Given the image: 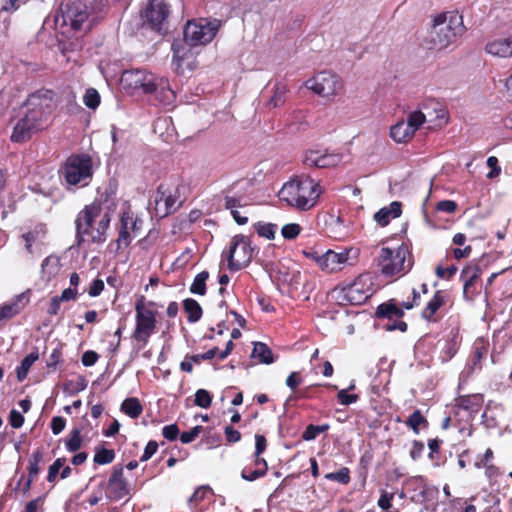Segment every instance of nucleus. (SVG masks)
I'll list each match as a JSON object with an SVG mask.
<instances>
[{
  "instance_id": "obj_1",
  "label": "nucleus",
  "mask_w": 512,
  "mask_h": 512,
  "mask_svg": "<svg viewBox=\"0 0 512 512\" xmlns=\"http://www.w3.org/2000/svg\"><path fill=\"white\" fill-rule=\"evenodd\" d=\"M107 0H77L65 6L55 16V25L63 34L87 32L105 13Z\"/></svg>"
},
{
  "instance_id": "obj_2",
  "label": "nucleus",
  "mask_w": 512,
  "mask_h": 512,
  "mask_svg": "<svg viewBox=\"0 0 512 512\" xmlns=\"http://www.w3.org/2000/svg\"><path fill=\"white\" fill-rule=\"evenodd\" d=\"M54 92L51 90H38L29 95L25 102V115L15 125L11 140L21 143L28 140L34 132L44 128L51 114L54 103Z\"/></svg>"
},
{
  "instance_id": "obj_3",
  "label": "nucleus",
  "mask_w": 512,
  "mask_h": 512,
  "mask_svg": "<svg viewBox=\"0 0 512 512\" xmlns=\"http://www.w3.org/2000/svg\"><path fill=\"white\" fill-rule=\"evenodd\" d=\"M110 220L108 212L102 214L100 203L86 205L75 220L77 245H82L86 236L93 243L105 242Z\"/></svg>"
},
{
  "instance_id": "obj_4",
  "label": "nucleus",
  "mask_w": 512,
  "mask_h": 512,
  "mask_svg": "<svg viewBox=\"0 0 512 512\" xmlns=\"http://www.w3.org/2000/svg\"><path fill=\"white\" fill-rule=\"evenodd\" d=\"M322 192V187L314 179L310 176H301L285 183L278 196L288 206L307 211L316 205Z\"/></svg>"
},
{
  "instance_id": "obj_5",
  "label": "nucleus",
  "mask_w": 512,
  "mask_h": 512,
  "mask_svg": "<svg viewBox=\"0 0 512 512\" xmlns=\"http://www.w3.org/2000/svg\"><path fill=\"white\" fill-rule=\"evenodd\" d=\"M465 32L462 16L455 11L443 12L433 19L427 41L429 48L443 49L455 42Z\"/></svg>"
},
{
  "instance_id": "obj_6",
  "label": "nucleus",
  "mask_w": 512,
  "mask_h": 512,
  "mask_svg": "<svg viewBox=\"0 0 512 512\" xmlns=\"http://www.w3.org/2000/svg\"><path fill=\"white\" fill-rule=\"evenodd\" d=\"M407 256H410V252L405 244L395 250L383 247L378 258L382 273L386 276L407 273L412 267V261L406 260Z\"/></svg>"
},
{
  "instance_id": "obj_7",
  "label": "nucleus",
  "mask_w": 512,
  "mask_h": 512,
  "mask_svg": "<svg viewBox=\"0 0 512 512\" xmlns=\"http://www.w3.org/2000/svg\"><path fill=\"white\" fill-rule=\"evenodd\" d=\"M68 185L87 186L92 178V161L88 155L70 156L62 171Z\"/></svg>"
},
{
  "instance_id": "obj_8",
  "label": "nucleus",
  "mask_w": 512,
  "mask_h": 512,
  "mask_svg": "<svg viewBox=\"0 0 512 512\" xmlns=\"http://www.w3.org/2000/svg\"><path fill=\"white\" fill-rule=\"evenodd\" d=\"M220 27V21L200 18L188 21L184 28V40L190 46L205 45L212 41Z\"/></svg>"
},
{
  "instance_id": "obj_9",
  "label": "nucleus",
  "mask_w": 512,
  "mask_h": 512,
  "mask_svg": "<svg viewBox=\"0 0 512 512\" xmlns=\"http://www.w3.org/2000/svg\"><path fill=\"white\" fill-rule=\"evenodd\" d=\"M254 248L250 239L244 235H236L230 243L226 254L228 268L231 271H239L246 267L252 260Z\"/></svg>"
},
{
  "instance_id": "obj_10",
  "label": "nucleus",
  "mask_w": 512,
  "mask_h": 512,
  "mask_svg": "<svg viewBox=\"0 0 512 512\" xmlns=\"http://www.w3.org/2000/svg\"><path fill=\"white\" fill-rule=\"evenodd\" d=\"M136 326L133 332V339L146 345L150 336L156 328V318L152 310L145 307L143 298L138 300L135 305Z\"/></svg>"
},
{
  "instance_id": "obj_11",
  "label": "nucleus",
  "mask_w": 512,
  "mask_h": 512,
  "mask_svg": "<svg viewBox=\"0 0 512 512\" xmlns=\"http://www.w3.org/2000/svg\"><path fill=\"white\" fill-rule=\"evenodd\" d=\"M305 86L321 97L335 96L343 88L340 77L330 71L319 72L313 78L308 79Z\"/></svg>"
},
{
  "instance_id": "obj_12",
  "label": "nucleus",
  "mask_w": 512,
  "mask_h": 512,
  "mask_svg": "<svg viewBox=\"0 0 512 512\" xmlns=\"http://www.w3.org/2000/svg\"><path fill=\"white\" fill-rule=\"evenodd\" d=\"M375 316L378 319H386L388 321L383 325L386 331L399 330L405 332L407 330V323L401 320L404 316V311L399 307L395 299H390L380 304L376 309Z\"/></svg>"
},
{
  "instance_id": "obj_13",
  "label": "nucleus",
  "mask_w": 512,
  "mask_h": 512,
  "mask_svg": "<svg viewBox=\"0 0 512 512\" xmlns=\"http://www.w3.org/2000/svg\"><path fill=\"white\" fill-rule=\"evenodd\" d=\"M169 5L164 0H149L145 9V19L152 30L159 34L168 31Z\"/></svg>"
},
{
  "instance_id": "obj_14",
  "label": "nucleus",
  "mask_w": 512,
  "mask_h": 512,
  "mask_svg": "<svg viewBox=\"0 0 512 512\" xmlns=\"http://www.w3.org/2000/svg\"><path fill=\"white\" fill-rule=\"evenodd\" d=\"M100 486L106 487V497L110 501H118L129 494L128 482L123 477L121 465L114 466L109 480L102 482Z\"/></svg>"
},
{
  "instance_id": "obj_15",
  "label": "nucleus",
  "mask_w": 512,
  "mask_h": 512,
  "mask_svg": "<svg viewBox=\"0 0 512 512\" xmlns=\"http://www.w3.org/2000/svg\"><path fill=\"white\" fill-rule=\"evenodd\" d=\"M154 74L148 73L143 70H127L121 76V84L124 88L134 91L141 90L147 94L151 88L152 82L155 81Z\"/></svg>"
},
{
  "instance_id": "obj_16",
  "label": "nucleus",
  "mask_w": 512,
  "mask_h": 512,
  "mask_svg": "<svg viewBox=\"0 0 512 512\" xmlns=\"http://www.w3.org/2000/svg\"><path fill=\"white\" fill-rule=\"evenodd\" d=\"M481 268L478 265H467L460 274L463 281V298L467 302H473L480 293V287L477 285L481 276Z\"/></svg>"
},
{
  "instance_id": "obj_17",
  "label": "nucleus",
  "mask_w": 512,
  "mask_h": 512,
  "mask_svg": "<svg viewBox=\"0 0 512 512\" xmlns=\"http://www.w3.org/2000/svg\"><path fill=\"white\" fill-rule=\"evenodd\" d=\"M155 216L164 218L177 210L176 198L164 185H159L153 197Z\"/></svg>"
},
{
  "instance_id": "obj_18",
  "label": "nucleus",
  "mask_w": 512,
  "mask_h": 512,
  "mask_svg": "<svg viewBox=\"0 0 512 512\" xmlns=\"http://www.w3.org/2000/svg\"><path fill=\"white\" fill-rule=\"evenodd\" d=\"M350 251L335 252L332 250L326 251L324 254L316 257V262L319 267L329 273L336 272L342 269L343 265L348 262Z\"/></svg>"
},
{
  "instance_id": "obj_19",
  "label": "nucleus",
  "mask_w": 512,
  "mask_h": 512,
  "mask_svg": "<svg viewBox=\"0 0 512 512\" xmlns=\"http://www.w3.org/2000/svg\"><path fill=\"white\" fill-rule=\"evenodd\" d=\"M344 299L352 305H360L371 296L370 288L366 286L363 276L343 288Z\"/></svg>"
},
{
  "instance_id": "obj_20",
  "label": "nucleus",
  "mask_w": 512,
  "mask_h": 512,
  "mask_svg": "<svg viewBox=\"0 0 512 512\" xmlns=\"http://www.w3.org/2000/svg\"><path fill=\"white\" fill-rule=\"evenodd\" d=\"M342 161V156L338 153L319 154L318 151H308L303 159V163L309 167L331 168L337 166Z\"/></svg>"
},
{
  "instance_id": "obj_21",
  "label": "nucleus",
  "mask_w": 512,
  "mask_h": 512,
  "mask_svg": "<svg viewBox=\"0 0 512 512\" xmlns=\"http://www.w3.org/2000/svg\"><path fill=\"white\" fill-rule=\"evenodd\" d=\"M155 81L152 82L151 88L147 94L153 96V98L158 101L161 105L169 106L173 104L176 95L175 92L171 89L169 81L162 77H155Z\"/></svg>"
},
{
  "instance_id": "obj_22",
  "label": "nucleus",
  "mask_w": 512,
  "mask_h": 512,
  "mask_svg": "<svg viewBox=\"0 0 512 512\" xmlns=\"http://www.w3.org/2000/svg\"><path fill=\"white\" fill-rule=\"evenodd\" d=\"M30 301V290L16 295L11 302L0 306V321L11 319L19 314Z\"/></svg>"
},
{
  "instance_id": "obj_23",
  "label": "nucleus",
  "mask_w": 512,
  "mask_h": 512,
  "mask_svg": "<svg viewBox=\"0 0 512 512\" xmlns=\"http://www.w3.org/2000/svg\"><path fill=\"white\" fill-rule=\"evenodd\" d=\"M486 51L498 57H511L512 56V36L507 38H500L489 42L486 45Z\"/></svg>"
},
{
  "instance_id": "obj_24",
  "label": "nucleus",
  "mask_w": 512,
  "mask_h": 512,
  "mask_svg": "<svg viewBox=\"0 0 512 512\" xmlns=\"http://www.w3.org/2000/svg\"><path fill=\"white\" fill-rule=\"evenodd\" d=\"M401 203L394 201L389 206L381 208L374 214V220L382 227L388 225L391 218H397L401 215Z\"/></svg>"
},
{
  "instance_id": "obj_25",
  "label": "nucleus",
  "mask_w": 512,
  "mask_h": 512,
  "mask_svg": "<svg viewBox=\"0 0 512 512\" xmlns=\"http://www.w3.org/2000/svg\"><path fill=\"white\" fill-rule=\"evenodd\" d=\"M487 353L488 344L482 339H477L473 344V350L468 364L469 369L471 371L480 370L482 368V360L485 359Z\"/></svg>"
},
{
  "instance_id": "obj_26",
  "label": "nucleus",
  "mask_w": 512,
  "mask_h": 512,
  "mask_svg": "<svg viewBox=\"0 0 512 512\" xmlns=\"http://www.w3.org/2000/svg\"><path fill=\"white\" fill-rule=\"evenodd\" d=\"M43 456V451L41 449H37L32 453L31 457L29 458L28 479L24 486V492H27L30 489L32 482L34 481L35 477L39 474V464L42 462Z\"/></svg>"
},
{
  "instance_id": "obj_27",
  "label": "nucleus",
  "mask_w": 512,
  "mask_h": 512,
  "mask_svg": "<svg viewBox=\"0 0 512 512\" xmlns=\"http://www.w3.org/2000/svg\"><path fill=\"white\" fill-rule=\"evenodd\" d=\"M415 132L410 128L405 121H399L390 129L391 138L398 143H405L412 139Z\"/></svg>"
},
{
  "instance_id": "obj_28",
  "label": "nucleus",
  "mask_w": 512,
  "mask_h": 512,
  "mask_svg": "<svg viewBox=\"0 0 512 512\" xmlns=\"http://www.w3.org/2000/svg\"><path fill=\"white\" fill-rule=\"evenodd\" d=\"M484 398L481 394H472V395H466L461 396L457 400L458 407L469 411L470 413H477L482 404H483Z\"/></svg>"
},
{
  "instance_id": "obj_29",
  "label": "nucleus",
  "mask_w": 512,
  "mask_h": 512,
  "mask_svg": "<svg viewBox=\"0 0 512 512\" xmlns=\"http://www.w3.org/2000/svg\"><path fill=\"white\" fill-rule=\"evenodd\" d=\"M287 86L281 82H277L273 88V95L265 103V106L269 109L278 108L284 105L286 102Z\"/></svg>"
},
{
  "instance_id": "obj_30",
  "label": "nucleus",
  "mask_w": 512,
  "mask_h": 512,
  "mask_svg": "<svg viewBox=\"0 0 512 512\" xmlns=\"http://www.w3.org/2000/svg\"><path fill=\"white\" fill-rule=\"evenodd\" d=\"M127 219H128V212H125L122 214L121 220H120L119 235H118V239L116 240L117 250L127 248L132 241V237L130 234L131 229L127 225Z\"/></svg>"
},
{
  "instance_id": "obj_31",
  "label": "nucleus",
  "mask_w": 512,
  "mask_h": 512,
  "mask_svg": "<svg viewBox=\"0 0 512 512\" xmlns=\"http://www.w3.org/2000/svg\"><path fill=\"white\" fill-rule=\"evenodd\" d=\"M251 357L256 358L259 363L271 364L275 361L271 349L262 342H255Z\"/></svg>"
},
{
  "instance_id": "obj_32",
  "label": "nucleus",
  "mask_w": 512,
  "mask_h": 512,
  "mask_svg": "<svg viewBox=\"0 0 512 512\" xmlns=\"http://www.w3.org/2000/svg\"><path fill=\"white\" fill-rule=\"evenodd\" d=\"M121 411L131 417L132 419L138 418L143 412V406L136 397L126 398L120 407Z\"/></svg>"
},
{
  "instance_id": "obj_33",
  "label": "nucleus",
  "mask_w": 512,
  "mask_h": 512,
  "mask_svg": "<svg viewBox=\"0 0 512 512\" xmlns=\"http://www.w3.org/2000/svg\"><path fill=\"white\" fill-rule=\"evenodd\" d=\"M445 300L441 291H436L432 299L427 303L425 308L422 311V318L426 320H431L434 314L438 311V309L444 305Z\"/></svg>"
},
{
  "instance_id": "obj_34",
  "label": "nucleus",
  "mask_w": 512,
  "mask_h": 512,
  "mask_svg": "<svg viewBox=\"0 0 512 512\" xmlns=\"http://www.w3.org/2000/svg\"><path fill=\"white\" fill-rule=\"evenodd\" d=\"M183 308L184 311L188 314V322L195 323L201 319L203 311L200 304L195 299H185L183 301Z\"/></svg>"
},
{
  "instance_id": "obj_35",
  "label": "nucleus",
  "mask_w": 512,
  "mask_h": 512,
  "mask_svg": "<svg viewBox=\"0 0 512 512\" xmlns=\"http://www.w3.org/2000/svg\"><path fill=\"white\" fill-rule=\"evenodd\" d=\"M39 358L38 352H31L28 354L17 367V378L19 381L24 380L27 377L30 367Z\"/></svg>"
},
{
  "instance_id": "obj_36",
  "label": "nucleus",
  "mask_w": 512,
  "mask_h": 512,
  "mask_svg": "<svg viewBox=\"0 0 512 512\" xmlns=\"http://www.w3.org/2000/svg\"><path fill=\"white\" fill-rule=\"evenodd\" d=\"M405 424L412 429L415 434H419V427L423 425L424 427L428 426L427 419L422 415L420 410H415L412 414L409 415Z\"/></svg>"
},
{
  "instance_id": "obj_37",
  "label": "nucleus",
  "mask_w": 512,
  "mask_h": 512,
  "mask_svg": "<svg viewBox=\"0 0 512 512\" xmlns=\"http://www.w3.org/2000/svg\"><path fill=\"white\" fill-rule=\"evenodd\" d=\"M208 278V271L198 273L190 286V292L197 295H204L206 293V281Z\"/></svg>"
},
{
  "instance_id": "obj_38",
  "label": "nucleus",
  "mask_w": 512,
  "mask_h": 512,
  "mask_svg": "<svg viewBox=\"0 0 512 512\" xmlns=\"http://www.w3.org/2000/svg\"><path fill=\"white\" fill-rule=\"evenodd\" d=\"M87 384H88V382L85 379V377L79 376L77 378V380H75V381L70 380V381H67L66 383H64L63 389H64V391H67L69 394L74 395V394H77V393L85 390L87 387Z\"/></svg>"
},
{
  "instance_id": "obj_39",
  "label": "nucleus",
  "mask_w": 512,
  "mask_h": 512,
  "mask_svg": "<svg viewBox=\"0 0 512 512\" xmlns=\"http://www.w3.org/2000/svg\"><path fill=\"white\" fill-rule=\"evenodd\" d=\"M329 429L328 424L323 425H313L310 424L306 427L305 431L302 434V438L305 441H312L316 439V437L323 432H326Z\"/></svg>"
},
{
  "instance_id": "obj_40",
  "label": "nucleus",
  "mask_w": 512,
  "mask_h": 512,
  "mask_svg": "<svg viewBox=\"0 0 512 512\" xmlns=\"http://www.w3.org/2000/svg\"><path fill=\"white\" fill-rule=\"evenodd\" d=\"M115 458V452L112 449L101 448L97 449L94 455V462L99 465H105L113 462Z\"/></svg>"
},
{
  "instance_id": "obj_41",
  "label": "nucleus",
  "mask_w": 512,
  "mask_h": 512,
  "mask_svg": "<svg viewBox=\"0 0 512 512\" xmlns=\"http://www.w3.org/2000/svg\"><path fill=\"white\" fill-rule=\"evenodd\" d=\"M46 234L45 227L43 225L36 226L33 230H30L21 235V238L25 243H36L39 239L43 238Z\"/></svg>"
},
{
  "instance_id": "obj_42",
  "label": "nucleus",
  "mask_w": 512,
  "mask_h": 512,
  "mask_svg": "<svg viewBox=\"0 0 512 512\" xmlns=\"http://www.w3.org/2000/svg\"><path fill=\"white\" fill-rule=\"evenodd\" d=\"M257 233L261 237H265L269 240L274 239L277 225L272 223H261L258 222L254 225Z\"/></svg>"
},
{
  "instance_id": "obj_43",
  "label": "nucleus",
  "mask_w": 512,
  "mask_h": 512,
  "mask_svg": "<svg viewBox=\"0 0 512 512\" xmlns=\"http://www.w3.org/2000/svg\"><path fill=\"white\" fill-rule=\"evenodd\" d=\"M81 436L78 428L70 432L69 438L66 440V448L69 452H76L81 447Z\"/></svg>"
},
{
  "instance_id": "obj_44",
  "label": "nucleus",
  "mask_w": 512,
  "mask_h": 512,
  "mask_svg": "<svg viewBox=\"0 0 512 512\" xmlns=\"http://www.w3.org/2000/svg\"><path fill=\"white\" fill-rule=\"evenodd\" d=\"M84 104L90 109H96L100 104V95L94 88H89L83 97Z\"/></svg>"
},
{
  "instance_id": "obj_45",
  "label": "nucleus",
  "mask_w": 512,
  "mask_h": 512,
  "mask_svg": "<svg viewBox=\"0 0 512 512\" xmlns=\"http://www.w3.org/2000/svg\"><path fill=\"white\" fill-rule=\"evenodd\" d=\"M325 478L341 484H348L350 482V471L347 467H343L337 472L326 474Z\"/></svg>"
},
{
  "instance_id": "obj_46",
  "label": "nucleus",
  "mask_w": 512,
  "mask_h": 512,
  "mask_svg": "<svg viewBox=\"0 0 512 512\" xmlns=\"http://www.w3.org/2000/svg\"><path fill=\"white\" fill-rule=\"evenodd\" d=\"M426 117L421 111H414L411 112L408 117L407 121L405 123L412 128L414 132L419 129V127L425 122Z\"/></svg>"
},
{
  "instance_id": "obj_47",
  "label": "nucleus",
  "mask_w": 512,
  "mask_h": 512,
  "mask_svg": "<svg viewBox=\"0 0 512 512\" xmlns=\"http://www.w3.org/2000/svg\"><path fill=\"white\" fill-rule=\"evenodd\" d=\"M194 403L201 408H209L212 403V396L209 391L198 389L195 393Z\"/></svg>"
},
{
  "instance_id": "obj_48",
  "label": "nucleus",
  "mask_w": 512,
  "mask_h": 512,
  "mask_svg": "<svg viewBox=\"0 0 512 512\" xmlns=\"http://www.w3.org/2000/svg\"><path fill=\"white\" fill-rule=\"evenodd\" d=\"M66 462V459L64 457L57 458L49 467L48 469V475H47V481L50 483L55 482L56 477L60 471V469L63 468L64 464Z\"/></svg>"
},
{
  "instance_id": "obj_49",
  "label": "nucleus",
  "mask_w": 512,
  "mask_h": 512,
  "mask_svg": "<svg viewBox=\"0 0 512 512\" xmlns=\"http://www.w3.org/2000/svg\"><path fill=\"white\" fill-rule=\"evenodd\" d=\"M301 232V226L296 223L286 224L282 227L281 234L285 239H295Z\"/></svg>"
},
{
  "instance_id": "obj_50",
  "label": "nucleus",
  "mask_w": 512,
  "mask_h": 512,
  "mask_svg": "<svg viewBox=\"0 0 512 512\" xmlns=\"http://www.w3.org/2000/svg\"><path fill=\"white\" fill-rule=\"evenodd\" d=\"M58 266L59 259L56 256L50 255L43 260L41 264V269L43 273H45L46 270L48 269V274L51 275L57 272Z\"/></svg>"
},
{
  "instance_id": "obj_51",
  "label": "nucleus",
  "mask_w": 512,
  "mask_h": 512,
  "mask_svg": "<svg viewBox=\"0 0 512 512\" xmlns=\"http://www.w3.org/2000/svg\"><path fill=\"white\" fill-rule=\"evenodd\" d=\"M202 426H195L190 431H185L180 435V440L183 444H188L193 442L198 435L202 432Z\"/></svg>"
},
{
  "instance_id": "obj_52",
  "label": "nucleus",
  "mask_w": 512,
  "mask_h": 512,
  "mask_svg": "<svg viewBox=\"0 0 512 512\" xmlns=\"http://www.w3.org/2000/svg\"><path fill=\"white\" fill-rule=\"evenodd\" d=\"M487 166L491 169L490 172L486 175L488 179H493L497 177L501 172V167L499 166L498 159L495 156H490L487 159Z\"/></svg>"
},
{
  "instance_id": "obj_53",
  "label": "nucleus",
  "mask_w": 512,
  "mask_h": 512,
  "mask_svg": "<svg viewBox=\"0 0 512 512\" xmlns=\"http://www.w3.org/2000/svg\"><path fill=\"white\" fill-rule=\"evenodd\" d=\"M357 394H348V390L342 389L337 393V399L342 405H350L358 400Z\"/></svg>"
},
{
  "instance_id": "obj_54",
  "label": "nucleus",
  "mask_w": 512,
  "mask_h": 512,
  "mask_svg": "<svg viewBox=\"0 0 512 512\" xmlns=\"http://www.w3.org/2000/svg\"><path fill=\"white\" fill-rule=\"evenodd\" d=\"M218 354V348L214 347L202 354L191 355L189 359L193 360L195 364H199L202 360H211Z\"/></svg>"
},
{
  "instance_id": "obj_55",
  "label": "nucleus",
  "mask_w": 512,
  "mask_h": 512,
  "mask_svg": "<svg viewBox=\"0 0 512 512\" xmlns=\"http://www.w3.org/2000/svg\"><path fill=\"white\" fill-rule=\"evenodd\" d=\"M179 434V428L176 424L166 425L162 428V435L169 441H174L177 439Z\"/></svg>"
},
{
  "instance_id": "obj_56",
  "label": "nucleus",
  "mask_w": 512,
  "mask_h": 512,
  "mask_svg": "<svg viewBox=\"0 0 512 512\" xmlns=\"http://www.w3.org/2000/svg\"><path fill=\"white\" fill-rule=\"evenodd\" d=\"M158 449V443L154 440H151L147 443L143 455L140 458L141 462H145L149 460L157 451Z\"/></svg>"
},
{
  "instance_id": "obj_57",
  "label": "nucleus",
  "mask_w": 512,
  "mask_h": 512,
  "mask_svg": "<svg viewBox=\"0 0 512 512\" xmlns=\"http://www.w3.org/2000/svg\"><path fill=\"white\" fill-rule=\"evenodd\" d=\"M9 422L13 428L17 429L23 425L24 417L19 411L12 409L9 414Z\"/></svg>"
},
{
  "instance_id": "obj_58",
  "label": "nucleus",
  "mask_w": 512,
  "mask_h": 512,
  "mask_svg": "<svg viewBox=\"0 0 512 512\" xmlns=\"http://www.w3.org/2000/svg\"><path fill=\"white\" fill-rule=\"evenodd\" d=\"M66 425V420L63 417L55 416L51 420V430L54 435L60 434Z\"/></svg>"
},
{
  "instance_id": "obj_59",
  "label": "nucleus",
  "mask_w": 512,
  "mask_h": 512,
  "mask_svg": "<svg viewBox=\"0 0 512 512\" xmlns=\"http://www.w3.org/2000/svg\"><path fill=\"white\" fill-rule=\"evenodd\" d=\"M209 490L210 489L207 486L198 487L194 491V493L189 497L188 503L191 504L193 502L202 501L206 497V494L208 493Z\"/></svg>"
},
{
  "instance_id": "obj_60",
  "label": "nucleus",
  "mask_w": 512,
  "mask_h": 512,
  "mask_svg": "<svg viewBox=\"0 0 512 512\" xmlns=\"http://www.w3.org/2000/svg\"><path fill=\"white\" fill-rule=\"evenodd\" d=\"M98 358L99 355L95 351L88 350L83 353L81 361L84 366L90 367L97 362Z\"/></svg>"
},
{
  "instance_id": "obj_61",
  "label": "nucleus",
  "mask_w": 512,
  "mask_h": 512,
  "mask_svg": "<svg viewBox=\"0 0 512 512\" xmlns=\"http://www.w3.org/2000/svg\"><path fill=\"white\" fill-rule=\"evenodd\" d=\"M424 448V443L422 441L414 440L410 449V457L413 460L419 459L422 456Z\"/></svg>"
},
{
  "instance_id": "obj_62",
  "label": "nucleus",
  "mask_w": 512,
  "mask_h": 512,
  "mask_svg": "<svg viewBox=\"0 0 512 512\" xmlns=\"http://www.w3.org/2000/svg\"><path fill=\"white\" fill-rule=\"evenodd\" d=\"M436 208L438 211L453 213L457 208V204L452 200H443L437 203Z\"/></svg>"
},
{
  "instance_id": "obj_63",
  "label": "nucleus",
  "mask_w": 512,
  "mask_h": 512,
  "mask_svg": "<svg viewBox=\"0 0 512 512\" xmlns=\"http://www.w3.org/2000/svg\"><path fill=\"white\" fill-rule=\"evenodd\" d=\"M104 289V282L103 280L101 279H95L89 289H88V294L91 296V297H96L98 295L101 294V292L103 291Z\"/></svg>"
},
{
  "instance_id": "obj_64",
  "label": "nucleus",
  "mask_w": 512,
  "mask_h": 512,
  "mask_svg": "<svg viewBox=\"0 0 512 512\" xmlns=\"http://www.w3.org/2000/svg\"><path fill=\"white\" fill-rule=\"evenodd\" d=\"M24 512H43L42 497H38L26 504Z\"/></svg>"
}]
</instances>
